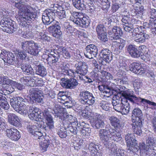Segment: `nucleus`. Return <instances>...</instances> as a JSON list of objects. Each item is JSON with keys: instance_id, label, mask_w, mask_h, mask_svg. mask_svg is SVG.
I'll return each instance as SVG.
<instances>
[{"instance_id": "nucleus-1", "label": "nucleus", "mask_w": 156, "mask_h": 156, "mask_svg": "<svg viewBox=\"0 0 156 156\" xmlns=\"http://www.w3.org/2000/svg\"><path fill=\"white\" fill-rule=\"evenodd\" d=\"M21 46L23 51L16 50L14 51V54L18 62L17 64L21 68H32L30 65L23 63V61L28 58L27 53L31 55L37 56L40 51L38 48H40V46L33 41L23 42L21 43Z\"/></svg>"}, {"instance_id": "nucleus-2", "label": "nucleus", "mask_w": 156, "mask_h": 156, "mask_svg": "<svg viewBox=\"0 0 156 156\" xmlns=\"http://www.w3.org/2000/svg\"><path fill=\"white\" fill-rule=\"evenodd\" d=\"M20 9L21 12L17 18V20H19L18 21L20 26L29 30L25 32L23 35L24 37L32 38L33 35L30 30L32 25L31 20L34 21L37 18V13L33 7L30 5L22 6Z\"/></svg>"}, {"instance_id": "nucleus-3", "label": "nucleus", "mask_w": 156, "mask_h": 156, "mask_svg": "<svg viewBox=\"0 0 156 156\" xmlns=\"http://www.w3.org/2000/svg\"><path fill=\"white\" fill-rule=\"evenodd\" d=\"M100 139L104 142H108L109 139L114 141L118 140L121 138V134L110 125H107L105 129H100L99 132Z\"/></svg>"}, {"instance_id": "nucleus-4", "label": "nucleus", "mask_w": 156, "mask_h": 156, "mask_svg": "<svg viewBox=\"0 0 156 156\" xmlns=\"http://www.w3.org/2000/svg\"><path fill=\"white\" fill-rule=\"evenodd\" d=\"M142 111L139 108H136L133 111L131 116L132 129L134 133L139 136L142 134L141 127L142 125Z\"/></svg>"}, {"instance_id": "nucleus-5", "label": "nucleus", "mask_w": 156, "mask_h": 156, "mask_svg": "<svg viewBox=\"0 0 156 156\" xmlns=\"http://www.w3.org/2000/svg\"><path fill=\"white\" fill-rule=\"evenodd\" d=\"M10 103L14 109L21 115H26L28 113V103L23 98L19 96L14 97L10 99Z\"/></svg>"}, {"instance_id": "nucleus-6", "label": "nucleus", "mask_w": 156, "mask_h": 156, "mask_svg": "<svg viewBox=\"0 0 156 156\" xmlns=\"http://www.w3.org/2000/svg\"><path fill=\"white\" fill-rule=\"evenodd\" d=\"M0 28L7 33H20V28L15 22L9 18H4L0 22Z\"/></svg>"}, {"instance_id": "nucleus-7", "label": "nucleus", "mask_w": 156, "mask_h": 156, "mask_svg": "<svg viewBox=\"0 0 156 156\" xmlns=\"http://www.w3.org/2000/svg\"><path fill=\"white\" fill-rule=\"evenodd\" d=\"M95 98L93 94L87 90L82 91L80 92L79 101L81 104L86 107L91 106L95 102Z\"/></svg>"}, {"instance_id": "nucleus-8", "label": "nucleus", "mask_w": 156, "mask_h": 156, "mask_svg": "<svg viewBox=\"0 0 156 156\" xmlns=\"http://www.w3.org/2000/svg\"><path fill=\"white\" fill-rule=\"evenodd\" d=\"M99 54L98 55L100 60L99 63H101L102 65L99 66L101 67L102 65H105L106 63H109L112 59V52L108 49L105 48L102 49L99 51ZM98 66L99 65H98Z\"/></svg>"}, {"instance_id": "nucleus-9", "label": "nucleus", "mask_w": 156, "mask_h": 156, "mask_svg": "<svg viewBox=\"0 0 156 156\" xmlns=\"http://www.w3.org/2000/svg\"><path fill=\"white\" fill-rule=\"evenodd\" d=\"M41 90L36 87L31 88L29 91L30 99L34 100L35 102L38 103L43 102L44 96Z\"/></svg>"}, {"instance_id": "nucleus-10", "label": "nucleus", "mask_w": 156, "mask_h": 156, "mask_svg": "<svg viewBox=\"0 0 156 156\" xmlns=\"http://www.w3.org/2000/svg\"><path fill=\"white\" fill-rule=\"evenodd\" d=\"M61 23L57 22L53 25H51L48 28V31L51 34V35L58 39L63 37L62 33L61 31Z\"/></svg>"}, {"instance_id": "nucleus-11", "label": "nucleus", "mask_w": 156, "mask_h": 156, "mask_svg": "<svg viewBox=\"0 0 156 156\" xmlns=\"http://www.w3.org/2000/svg\"><path fill=\"white\" fill-rule=\"evenodd\" d=\"M146 143L147 145L146 146L144 143H140L139 144L138 147L140 149V151L144 150H145L147 152L146 154L147 155H151L153 153V152L154 153L153 154L154 155L156 153L153 151L151 149H149V146L151 145H153L155 143L154 138L152 136H148L146 138Z\"/></svg>"}, {"instance_id": "nucleus-12", "label": "nucleus", "mask_w": 156, "mask_h": 156, "mask_svg": "<svg viewBox=\"0 0 156 156\" xmlns=\"http://www.w3.org/2000/svg\"><path fill=\"white\" fill-rule=\"evenodd\" d=\"M0 58L3 60L4 62H7L10 65H12L16 61L13 54L5 49L1 50Z\"/></svg>"}, {"instance_id": "nucleus-13", "label": "nucleus", "mask_w": 156, "mask_h": 156, "mask_svg": "<svg viewBox=\"0 0 156 156\" xmlns=\"http://www.w3.org/2000/svg\"><path fill=\"white\" fill-rule=\"evenodd\" d=\"M110 39L112 41H116L119 39L123 35V32L121 28L118 26H114L108 32Z\"/></svg>"}, {"instance_id": "nucleus-14", "label": "nucleus", "mask_w": 156, "mask_h": 156, "mask_svg": "<svg viewBox=\"0 0 156 156\" xmlns=\"http://www.w3.org/2000/svg\"><path fill=\"white\" fill-rule=\"evenodd\" d=\"M60 83L63 87L67 89H74L78 85L77 80L73 78H62L61 79Z\"/></svg>"}, {"instance_id": "nucleus-15", "label": "nucleus", "mask_w": 156, "mask_h": 156, "mask_svg": "<svg viewBox=\"0 0 156 156\" xmlns=\"http://www.w3.org/2000/svg\"><path fill=\"white\" fill-rule=\"evenodd\" d=\"M96 30L98 39L101 41L106 42L108 41L107 30L103 24H99L97 25Z\"/></svg>"}, {"instance_id": "nucleus-16", "label": "nucleus", "mask_w": 156, "mask_h": 156, "mask_svg": "<svg viewBox=\"0 0 156 156\" xmlns=\"http://www.w3.org/2000/svg\"><path fill=\"white\" fill-rule=\"evenodd\" d=\"M126 99H121V103L113 106V109L122 115H126L129 112L128 103L126 102Z\"/></svg>"}, {"instance_id": "nucleus-17", "label": "nucleus", "mask_w": 156, "mask_h": 156, "mask_svg": "<svg viewBox=\"0 0 156 156\" xmlns=\"http://www.w3.org/2000/svg\"><path fill=\"white\" fill-rule=\"evenodd\" d=\"M85 49L86 51L84 55L86 58L91 59L97 57L98 49L96 45L94 44H90L86 47Z\"/></svg>"}, {"instance_id": "nucleus-18", "label": "nucleus", "mask_w": 156, "mask_h": 156, "mask_svg": "<svg viewBox=\"0 0 156 156\" xmlns=\"http://www.w3.org/2000/svg\"><path fill=\"white\" fill-rule=\"evenodd\" d=\"M73 21L77 26L83 28L88 27L90 23V18L88 16L85 17L83 16L74 18Z\"/></svg>"}, {"instance_id": "nucleus-19", "label": "nucleus", "mask_w": 156, "mask_h": 156, "mask_svg": "<svg viewBox=\"0 0 156 156\" xmlns=\"http://www.w3.org/2000/svg\"><path fill=\"white\" fill-rule=\"evenodd\" d=\"M127 147H131L134 149H136L138 151L140 149L138 148L139 146L137 145V141L135 139V136L133 134L128 133L125 136Z\"/></svg>"}, {"instance_id": "nucleus-20", "label": "nucleus", "mask_w": 156, "mask_h": 156, "mask_svg": "<svg viewBox=\"0 0 156 156\" xmlns=\"http://www.w3.org/2000/svg\"><path fill=\"white\" fill-rule=\"evenodd\" d=\"M6 132L7 136L12 140H17L20 137L19 132L16 129H7Z\"/></svg>"}, {"instance_id": "nucleus-21", "label": "nucleus", "mask_w": 156, "mask_h": 156, "mask_svg": "<svg viewBox=\"0 0 156 156\" xmlns=\"http://www.w3.org/2000/svg\"><path fill=\"white\" fill-rule=\"evenodd\" d=\"M42 114L44 118L47 121L46 123L47 126L49 127L50 129H51L54 128V122L53 118L51 115L49 113V111L47 109L44 110Z\"/></svg>"}, {"instance_id": "nucleus-22", "label": "nucleus", "mask_w": 156, "mask_h": 156, "mask_svg": "<svg viewBox=\"0 0 156 156\" xmlns=\"http://www.w3.org/2000/svg\"><path fill=\"white\" fill-rule=\"evenodd\" d=\"M145 30H142L136 35L135 41L137 42L142 43L145 42L146 40L150 38L149 35L146 33Z\"/></svg>"}, {"instance_id": "nucleus-23", "label": "nucleus", "mask_w": 156, "mask_h": 156, "mask_svg": "<svg viewBox=\"0 0 156 156\" xmlns=\"http://www.w3.org/2000/svg\"><path fill=\"white\" fill-rule=\"evenodd\" d=\"M9 122L12 125L15 126H18L20 124V121L18 117L14 114L10 113L8 115Z\"/></svg>"}, {"instance_id": "nucleus-24", "label": "nucleus", "mask_w": 156, "mask_h": 156, "mask_svg": "<svg viewBox=\"0 0 156 156\" xmlns=\"http://www.w3.org/2000/svg\"><path fill=\"white\" fill-rule=\"evenodd\" d=\"M39 109L37 108H35L29 106L28 112L27 113H30L28 115L29 118L32 120L37 121V119L39 118L38 111Z\"/></svg>"}, {"instance_id": "nucleus-25", "label": "nucleus", "mask_w": 156, "mask_h": 156, "mask_svg": "<svg viewBox=\"0 0 156 156\" xmlns=\"http://www.w3.org/2000/svg\"><path fill=\"white\" fill-rule=\"evenodd\" d=\"M111 125L115 129L122 128L123 126V124L120 122L119 119L114 116L110 117L109 119Z\"/></svg>"}, {"instance_id": "nucleus-26", "label": "nucleus", "mask_w": 156, "mask_h": 156, "mask_svg": "<svg viewBox=\"0 0 156 156\" xmlns=\"http://www.w3.org/2000/svg\"><path fill=\"white\" fill-rule=\"evenodd\" d=\"M42 20L43 23L48 25L50 24L53 25L54 24L58 22L55 20L50 18L44 12L42 14Z\"/></svg>"}, {"instance_id": "nucleus-27", "label": "nucleus", "mask_w": 156, "mask_h": 156, "mask_svg": "<svg viewBox=\"0 0 156 156\" xmlns=\"http://www.w3.org/2000/svg\"><path fill=\"white\" fill-rule=\"evenodd\" d=\"M82 129H78L77 127H73L72 126L68 128V130H69L71 133L74 134H76L77 133H81L82 136H85L87 135V133L85 129L84 128L81 127Z\"/></svg>"}, {"instance_id": "nucleus-28", "label": "nucleus", "mask_w": 156, "mask_h": 156, "mask_svg": "<svg viewBox=\"0 0 156 156\" xmlns=\"http://www.w3.org/2000/svg\"><path fill=\"white\" fill-rule=\"evenodd\" d=\"M84 2L83 0H73V5L81 11L84 10L86 8V5Z\"/></svg>"}, {"instance_id": "nucleus-29", "label": "nucleus", "mask_w": 156, "mask_h": 156, "mask_svg": "<svg viewBox=\"0 0 156 156\" xmlns=\"http://www.w3.org/2000/svg\"><path fill=\"white\" fill-rule=\"evenodd\" d=\"M113 0H98L102 9L108 11L110 6L111 1Z\"/></svg>"}, {"instance_id": "nucleus-30", "label": "nucleus", "mask_w": 156, "mask_h": 156, "mask_svg": "<svg viewBox=\"0 0 156 156\" xmlns=\"http://www.w3.org/2000/svg\"><path fill=\"white\" fill-rule=\"evenodd\" d=\"M50 141L49 140L44 139L39 142L40 149L42 152L47 151V148L50 145Z\"/></svg>"}, {"instance_id": "nucleus-31", "label": "nucleus", "mask_w": 156, "mask_h": 156, "mask_svg": "<svg viewBox=\"0 0 156 156\" xmlns=\"http://www.w3.org/2000/svg\"><path fill=\"white\" fill-rule=\"evenodd\" d=\"M70 126V125H69V126ZM69 127H68L66 129L65 128L60 127L57 129V133L61 138H65L67 137L68 135L67 131H69L68 129V128Z\"/></svg>"}, {"instance_id": "nucleus-32", "label": "nucleus", "mask_w": 156, "mask_h": 156, "mask_svg": "<svg viewBox=\"0 0 156 156\" xmlns=\"http://www.w3.org/2000/svg\"><path fill=\"white\" fill-rule=\"evenodd\" d=\"M82 115L85 118H89L90 120H93L94 121L99 119L98 117L99 115L96 113L90 112L89 113H82Z\"/></svg>"}, {"instance_id": "nucleus-33", "label": "nucleus", "mask_w": 156, "mask_h": 156, "mask_svg": "<svg viewBox=\"0 0 156 156\" xmlns=\"http://www.w3.org/2000/svg\"><path fill=\"white\" fill-rule=\"evenodd\" d=\"M68 75L73 77H76L79 76V75H83L85 74V72H83L82 71V69H77L76 70L74 71L72 69H70L68 71Z\"/></svg>"}, {"instance_id": "nucleus-34", "label": "nucleus", "mask_w": 156, "mask_h": 156, "mask_svg": "<svg viewBox=\"0 0 156 156\" xmlns=\"http://www.w3.org/2000/svg\"><path fill=\"white\" fill-rule=\"evenodd\" d=\"M144 46L142 45L136 48L135 51L133 53L131 56L133 57L136 58L140 57L142 54H143V49L144 48Z\"/></svg>"}, {"instance_id": "nucleus-35", "label": "nucleus", "mask_w": 156, "mask_h": 156, "mask_svg": "<svg viewBox=\"0 0 156 156\" xmlns=\"http://www.w3.org/2000/svg\"><path fill=\"white\" fill-rule=\"evenodd\" d=\"M138 100L139 102H140L144 104L147 103L149 104V105L151 106L152 107L150 108L151 109H156V103L144 98H141L139 97Z\"/></svg>"}, {"instance_id": "nucleus-36", "label": "nucleus", "mask_w": 156, "mask_h": 156, "mask_svg": "<svg viewBox=\"0 0 156 156\" xmlns=\"http://www.w3.org/2000/svg\"><path fill=\"white\" fill-rule=\"evenodd\" d=\"M62 27L64 31L66 32V34H71L74 31V28L70 25L68 22H66L63 24Z\"/></svg>"}, {"instance_id": "nucleus-37", "label": "nucleus", "mask_w": 156, "mask_h": 156, "mask_svg": "<svg viewBox=\"0 0 156 156\" xmlns=\"http://www.w3.org/2000/svg\"><path fill=\"white\" fill-rule=\"evenodd\" d=\"M118 17L116 15H112L108 19H106L103 22V24L105 25V26H108L111 23V22H115L117 23L118 21Z\"/></svg>"}, {"instance_id": "nucleus-38", "label": "nucleus", "mask_w": 156, "mask_h": 156, "mask_svg": "<svg viewBox=\"0 0 156 156\" xmlns=\"http://www.w3.org/2000/svg\"><path fill=\"white\" fill-rule=\"evenodd\" d=\"M0 105L5 109H8L9 108V105L6 100V98L0 95Z\"/></svg>"}, {"instance_id": "nucleus-39", "label": "nucleus", "mask_w": 156, "mask_h": 156, "mask_svg": "<svg viewBox=\"0 0 156 156\" xmlns=\"http://www.w3.org/2000/svg\"><path fill=\"white\" fill-rule=\"evenodd\" d=\"M122 98L121 99H126V102H127V99L133 96V92L130 89H128L127 90L123 91L122 93Z\"/></svg>"}, {"instance_id": "nucleus-40", "label": "nucleus", "mask_w": 156, "mask_h": 156, "mask_svg": "<svg viewBox=\"0 0 156 156\" xmlns=\"http://www.w3.org/2000/svg\"><path fill=\"white\" fill-rule=\"evenodd\" d=\"M20 80L21 83L28 86H32L31 82H34L30 76H25L21 78Z\"/></svg>"}, {"instance_id": "nucleus-41", "label": "nucleus", "mask_w": 156, "mask_h": 156, "mask_svg": "<svg viewBox=\"0 0 156 156\" xmlns=\"http://www.w3.org/2000/svg\"><path fill=\"white\" fill-rule=\"evenodd\" d=\"M139 97H136L135 95H133L131 97L127 99V102L129 104V111L130 103L132 105L136 104L137 102H138L139 100Z\"/></svg>"}, {"instance_id": "nucleus-42", "label": "nucleus", "mask_w": 156, "mask_h": 156, "mask_svg": "<svg viewBox=\"0 0 156 156\" xmlns=\"http://www.w3.org/2000/svg\"><path fill=\"white\" fill-rule=\"evenodd\" d=\"M73 125L74 123H75L76 125V123L77 124L74 126L77 127L78 129H82L81 127L85 128V127H88L89 126V125L87 123H85L84 122H79L77 120L74 121V122H72Z\"/></svg>"}, {"instance_id": "nucleus-43", "label": "nucleus", "mask_w": 156, "mask_h": 156, "mask_svg": "<svg viewBox=\"0 0 156 156\" xmlns=\"http://www.w3.org/2000/svg\"><path fill=\"white\" fill-rule=\"evenodd\" d=\"M113 45L114 53L116 54H118L121 52L123 48H124V47L116 43H114Z\"/></svg>"}, {"instance_id": "nucleus-44", "label": "nucleus", "mask_w": 156, "mask_h": 156, "mask_svg": "<svg viewBox=\"0 0 156 156\" xmlns=\"http://www.w3.org/2000/svg\"><path fill=\"white\" fill-rule=\"evenodd\" d=\"M27 129L29 132L31 133L32 135L37 131H39V129H37V126L32 124H29L27 125Z\"/></svg>"}, {"instance_id": "nucleus-45", "label": "nucleus", "mask_w": 156, "mask_h": 156, "mask_svg": "<svg viewBox=\"0 0 156 156\" xmlns=\"http://www.w3.org/2000/svg\"><path fill=\"white\" fill-rule=\"evenodd\" d=\"M136 48H138V46L134 44H130L126 46V49L127 52L131 56L133 54V52H134Z\"/></svg>"}, {"instance_id": "nucleus-46", "label": "nucleus", "mask_w": 156, "mask_h": 156, "mask_svg": "<svg viewBox=\"0 0 156 156\" xmlns=\"http://www.w3.org/2000/svg\"><path fill=\"white\" fill-rule=\"evenodd\" d=\"M143 83L142 81L140 79H135L133 83V86L135 90L140 89L142 86Z\"/></svg>"}, {"instance_id": "nucleus-47", "label": "nucleus", "mask_w": 156, "mask_h": 156, "mask_svg": "<svg viewBox=\"0 0 156 156\" xmlns=\"http://www.w3.org/2000/svg\"><path fill=\"white\" fill-rule=\"evenodd\" d=\"M54 55V56H53V55L49 54V57L48 58V62L51 63H52V64L57 62L58 61L59 56L57 55Z\"/></svg>"}, {"instance_id": "nucleus-48", "label": "nucleus", "mask_w": 156, "mask_h": 156, "mask_svg": "<svg viewBox=\"0 0 156 156\" xmlns=\"http://www.w3.org/2000/svg\"><path fill=\"white\" fill-rule=\"evenodd\" d=\"M89 150L92 152V153L94 154V153H97L99 149L98 146L95 144L93 142H91L89 145Z\"/></svg>"}, {"instance_id": "nucleus-49", "label": "nucleus", "mask_w": 156, "mask_h": 156, "mask_svg": "<svg viewBox=\"0 0 156 156\" xmlns=\"http://www.w3.org/2000/svg\"><path fill=\"white\" fill-rule=\"evenodd\" d=\"M35 137V139L38 140V142L45 139L44 136L41 131H37L33 134Z\"/></svg>"}, {"instance_id": "nucleus-50", "label": "nucleus", "mask_w": 156, "mask_h": 156, "mask_svg": "<svg viewBox=\"0 0 156 156\" xmlns=\"http://www.w3.org/2000/svg\"><path fill=\"white\" fill-rule=\"evenodd\" d=\"M35 137V139L38 140V142L45 139L44 136L41 131H37L33 134Z\"/></svg>"}, {"instance_id": "nucleus-51", "label": "nucleus", "mask_w": 156, "mask_h": 156, "mask_svg": "<svg viewBox=\"0 0 156 156\" xmlns=\"http://www.w3.org/2000/svg\"><path fill=\"white\" fill-rule=\"evenodd\" d=\"M105 123L104 121L100 119L96 120L95 123V128L97 129H99L104 128Z\"/></svg>"}, {"instance_id": "nucleus-52", "label": "nucleus", "mask_w": 156, "mask_h": 156, "mask_svg": "<svg viewBox=\"0 0 156 156\" xmlns=\"http://www.w3.org/2000/svg\"><path fill=\"white\" fill-rule=\"evenodd\" d=\"M44 12L50 18L54 20V18L56 16V13L50 9H47L45 10Z\"/></svg>"}, {"instance_id": "nucleus-53", "label": "nucleus", "mask_w": 156, "mask_h": 156, "mask_svg": "<svg viewBox=\"0 0 156 156\" xmlns=\"http://www.w3.org/2000/svg\"><path fill=\"white\" fill-rule=\"evenodd\" d=\"M66 112H65L63 109L59 112L56 115H55V116H56L57 117H58L59 119L61 120H65V117L66 115Z\"/></svg>"}, {"instance_id": "nucleus-54", "label": "nucleus", "mask_w": 156, "mask_h": 156, "mask_svg": "<svg viewBox=\"0 0 156 156\" xmlns=\"http://www.w3.org/2000/svg\"><path fill=\"white\" fill-rule=\"evenodd\" d=\"M121 98H122V97H119L118 96L114 97L112 101L113 106L117 104H120Z\"/></svg>"}, {"instance_id": "nucleus-55", "label": "nucleus", "mask_w": 156, "mask_h": 156, "mask_svg": "<svg viewBox=\"0 0 156 156\" xmlns=\"http://www.w3.org/2000/svg\"><path fill=\"white\" fill-rule=\"evenodd\" d=\"M55 94L54 91H48L47 94H45V97L47 98L48 100H50L53 99L55 97Z\"/></svg>"}, {"instance_id": "nucleus-56", "label": "nucleus", "mask_w": 156, "mask_h": 156, "mask_svg": "<svg viewBox=\"0 0 156 156\" xmlns=\"http://www.w3.org/2000/svg\"><path fill=\"white\" fill-rule=\"evenodd\" d=\"M50 9L56 13L58 11H61L62 9V7L60 5L55 4L53 5V7Z\"/></svg>"}, {"instance_id": "nucleus-57", "label": "nucleus", "mask_w": 156, "mask_h": 156, "mask_svg": "<svg viewBox=\"0 0 156 156\" xmlns=\"http://www.w3.org/2000/svg\"><path fill=\"white\" fill-rule=\"evenodd\" d=\"M56 16H57L60 19H62L65 18L66 15L65 11L64 10L62 9L61 11H58L56 13Z\"/></svg>"}, {"instance_id": "nucleus-58", "label": "nucleus", "mask_w": 156, "mask_h": 156, "mask_svg": "<svg viewBox=\"0 0 156 156\" xmlns=\"http://www.w3.org/2000/svg\"><path fill=\"white\" fill-rule=\"evenodd\" d=\"M75 66L76 68H87L88 67L86 63L82 62H78L75 64Z\"/></svg>"}, {"instance_id": "nucleus-59", "label": "nucleus", "mask_w": 156, "mask_h": 156, "mask_svg": "<svg viewBox=\"0 0 156 156\" xmlns=\"http://www.w3.org/2000/svg\"><path fill=\"white\" fill-rule=\"evenodd\" d=\"M36 74L42 76H44L47 74L46 69H36Z\"/></svg>"}, {"instance_id": "nucleus-60", "label": "nucleus", "mask_w": 156, "mask_h": 156, "mask_svg": "<svg viewBox=\"0 0 156 156\" xmlns=\"http://www.w3.org/2000/svg\"><path fill=\"white\" fill-rule=\"evenodd\" d=\"M65 47L62 46H57L56 48L55 49V51L57 53V55L60 56L62 55Z\"/></svg>"}, {"instance_id": "nucleus-61", "label": "nucleus", "mask_w": 156, "mask_h": 156, "mask_svg": "<svg viewBox=\"0 0 156 156\" xmlns=\"http://www.w3.org/2000/svg\"><path fill=\"white\" fill-rule=\"evenodd\" d=\"M63 109L61 108V107L58 105H55L53 109V111L52 113L55 114L56 115L60 111Z\"/></svg>"}, {"instance_id": "nucleus-62", "label": "nucleus", "mask_w": 156, "mask_h": 156, "mask_svg": "<svg viewBox=\"0 0 156 156\" xmlns=\"http://www.w3.org/2000/svg\"><path fill=\"white\" fill-rule=\"evenodd\" d=\"M128 70H127V71L130 70L131 72H132L133 73H135V74H139L140 75H141L144 73V70H140V69H128Z\"/></svg>"}, {"instance_id": "nucleus-63", "label": "nucleus", "mask_w": 156, "mask_h": 156, "mask_svg": "<svg viewBox=\"0 0 156 156\" xmlns=\"http://www.w3.org/2000/svg\"><path fill=\"white\" fill-rule=\"evenodd\" d=\"M62 55L65 58L67 59H69L71 57L69 53L65 48L63 51Z\"/></svg>"}, {"instance_id": "nucleus-64", "label": "nucleus", "mask_w": 156, "mask_h": 156, "mask_svg": "<svg viewBox=\"0 0 156 156\" xmlns=\"http://www.w3.org/2000/svg\"><path fill=\"white\" fill-rule=\"evenodd\" d=\"M150 13V18L155 19L156 18V9H150L149 10Z\"/></svg>"}]
</instances>
